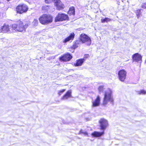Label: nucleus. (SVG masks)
Listing matches in <instances>:
<instances>
[{
  "label": "nucleus",
  "mask_w": 146,
  "mask_h": 146,
  "mask_svg": "<svg viewBox=\"0 0 146 146\" xmlns=\"http://www.w3.org/2000/svg\"><path fill=\"white\" fill-rule=\"evenodd\" d=\"M118 78L121 82H124L126 78L127 72L124 69L120 70L118 73Z\"/></svg>",
  "instance_id": "nucleus-9"
},
{
  "label": "nucleus",
  "mask_w": 146,
  "mask_h": 146,
  "mask_svg": "<svg viewBox=\"0 0 146 146\" xmlns=\"http://www.w3.org/2000/svg\"><path fill=\"white\" fill-rule=\"evenodd\" d=\"M72 91L71 90H68L61 98V100H66L69 98H72Z\"/></svg>",
  "instance_id": "nucleus-14"
},
{
  "label": "nucleus",
  "mask_w": 146,
  "mask_h": 146,
  "mask_svg": "<svg viewBox=\"0 0 146 146\" xmlns=\"http://www.w3.org/2000/svg\"><path fill=\"white\" fill-rule=\"evenodd\" d=\"M145 63L146 64V59H145Z\"/></svg>",
  "instance_id": "nucleus-29"
},
{
  "label": "nucleus",
  "mask_w": 146,
  "mask_h": 146,
  "mask_svg": "<svg viewBox=\"0 0 146 146\" xmlns=\"http://www.w3.org/2000/svg\"><path fill=\"white\" fill-rule=\"evenodd\" d=\"M79 41L82 43L86 44L88 46H90L91 43L90 38L87 35L84 33H82L80 35Z\"/></svg>",
  "instance_id": "nucleus-5"
},
{
  "label": "nucleus",
  "mask_w": 146,
  "mask_h": 146,
  "mask_svg": "<svg viewBox=\"0 0 146 146\" xmlns=\"http://www.w3.org/2000/svg\"><path fill=\"white\" fill-rule=\"evenodd\" d=\"M65 90L66 89H64L60 90L58 92V94L59 96H60L62 93L65 91Z\"/></svg>",
  "instance_id": "nucleus-22"
},
{
  "label": "nucleus",
  "mask_w": 146,
  "mask_h": 146,
  "mask_svg": "<svg viewBox=\"0 0 146 146\" xmlns=\"http://www.w3.org/2000/svg\"><path fill=\"white\" fill-rule=\"evenodd\" d=\"M112 19L108 17H105L104 18L101 19V21L102 23H104L105 22L108 23Z\"/></svg>",
  "instance_id": "nucleus-19"
},
{
  "label": "nucleus",
  "mask_w": 146,
  "mask_h": 146,
  "mask_svg": "<svg viewBox=\"0 0 146 146\" xmlns=\"http://www.w3.org/2000/svg\"><path fill=\"white\" fill-rule=\"evenodd\" d=\"M72 57V56L71 54L67 52L61 55L59 58V59L62 62H66L70 60Z\"/></svg>",
  "instance_id": "nucleus-8"
},
{
  "label": "nucleus",
  "mask_w": 146,
  "mask_h": 146,
  "mask_svg": "<svg viewBox=\"0 0 146 146\" xmlns=\"http://www.w3.org/2000/svg\"><path fill=\"white\" fill-rule=\"evenodd\" d=\"M75 8L74 6L70 7L67 13L69 16H74L75 14Z\"/></svg>",
  "instance_id": "nucleus-17"
},
{
  "label": "nucleus",
  "mask_w": 146,
  "mask_h": 146,
  "mask_svg": "<svg viewBox=\"0 0 146 146\" xmlns=\"http://www.w3.org/2000/svg\"><path fill=\"white\" fill-rule=\"evenodd\" d=\"M133 62L141 63L142 61V56L138 53H136L132 56Z\"/></svg>",
  "instance_id": "nucleus-11"
},
{
  "label": "nucleus",
  "mask_w": 146,
  "mask_h": 146,
  "mask_svg": "<svg viewBox=\"0 0 146 146\" xmlns=\"http://www.w3.org/2000/svg\"><path fill=\"white\" fill-rule=\"evenodd\" d=\"M75 36V34L74 33H71L69 35L65 38L63 41V42L66 43L68 42L72 41L74 39Z\"/></svg>",
  "instance_id": "nucleus-12"
},
{
  "label": "nucleus",
  "mask_w": 146,
  "mask_h": 146,
  "mask_svg": "<svg viewBox=\"0 0 146 146\" xmlns=\"http://www.w3.org/2000/svg\"><path fill=\"white\" fill-rule=\"evenodd\" d=\"M113 101L112 92L111 90L108 89L104 92L102 104L104 106H106L109 102L113 104Z\"/></svg>",
  "instance_id": "nucleus-2"
},
{
  "label": "nucleus",
  "mask_w": 146,
  "mask_h": 146,
  "mask_svg": "<svg viewBox=\"0 0 146 146\" xmlns=\"http://www.w3.org/2000/svg\"><path fill=\"white\" fill-rule=\"evenodd\" d=\"M35 22H37V23H38V21L37 20H36V19H35L34 20Z\"/></svg>",
  "instance_id": "nucleus-28"
},
{
  "label": "nucleus",
  "mask_w": 146,
  "mask_h": 146,
  "mask_svg": "<svg viewBox=\"0 0 146 146\" xmlns=\"http://www.w3.org/2000/svg\"><path fill=\"white\" fill-rule=\"evenodd\" d=\"M104 134V132L102 131L101 132L94 131L92 133L91 135L94 137H99L103 135Z\"/></svg>",
  "instance_id": "nucleus-15"
},
{
  "label": "nucleus",
  "mask_w": 146,
  "mask_h": 146,
  "mask_svg": "<svg viewBox=\"0 0 146 146\" xmlns=\"http://www.w3.org/2000/svg\"><path fill=\"white\" fill-rule=\"evenodd\" d=\"M89 56H90L89 54H85L84 55V58H82L84 60V61H85V60H86V59L88 58L89 57Z\"/></svg>",
  "instance_id": "nucleus-23"
},
{
  "label": "nucleus",
  "mask_w": 146,
  "mask_h": 146,
  "mask_svg": "<svg viewBox=\"0 0 146 146\" xmlns=\"http://www.w3.org/2000/svg\"><path fill=\"white\" fill-rule=\"evenodd\" d=\"M141 7L143 9H146V2L143 3L142 4Z\"/></svg>",
  "instance_id": "nucleus-24"
},
{
  "label": "nucleus",
  "mask_w": 146,
  "mask_h": 146,
  "mask_svg": "<svg viewBox=\"0 0 146 146\" xmlns=\"http://www.w3.org/2000/svg\"><path fill=\"white\" fill-rule=\"evenodd\" d=\"M137 94L139 95H145L146 94V91L144 90H141L138 91Z\"/></svg>",
  "instance_id": "nucleus-20"
},
{
  "label": "nucleus",
  "mask_w": 146,
  "mask_h": 146,
  "mask_svg": "<svg viewBox=\"0 0 146 146\" xmlns=\"http://www.w3.org/2000/svg\"><path fill=\"white\" fill-rule=\"evenodd\" d=\"M84 132L83 131L82 129H80L79 132V134H83Z\"/></svg>",
  "instance_id": "nucleus-26"
},
{
  "label": "nucleus",
  "mask_w": 146,
  "mask_h": 146,
  "mask_svg": "<svg viewBox=\"0 0 146 146\" xmlns=\"http://www.w3.org/2000/svg\"><path fill=\"white\" fill-rule=\"evenodd\" d=\"M54 5L56 7V9L58 10L63 9L65 6L61 0H56L54 2Z\"/></svg>",
  "instance_id": "nucleus-10"
},
{
  "label": "nucleus",
  "mask_w": 146,
  "mask_h": 146,
  "mask_svg": "<svg viewBox=\"0 0 146 146\" xmlns=\"http://www.w3.org/2000/svg\"><path fill=\"white\" fill-rule=\"evenodd\" d=\"M28 9V6L24 3L19 4L15 8L16 13L21 14L26 13Z\"/></svg>",
  "instance_id": "nucleus-4"
},
{
  "label": "nucleus",
  "mask_w": 146,
  "mask_h": 146,
  "mask_svg": "<svg viewBox=\"0 0 146 146\" xmlns=\"http://www.w3.org/2000/svg\"><path fill=\"white\" fill-rule=\"evenodd\" d=\"M83 134H84L85 135L88 136V134L87 132H84Z\"/></svg>",
  "instance_id": "nucleus-27"
},
{
  "label": "nucleus",
  "mask_w": 146,
  "mask_h": 146,
  "mask_svg": "<svg viewBox=\"0 0 146 146\" xmlns=\"http://www.w3.org/2000/svg\"><path fill=\"white\" fill-rule=\"evenodd\" d=\"M84 62V59L82 58L78 59L76 60L75 63H74V66L76 67L81 66Z\"/></svg>",
  "instance_id": "nucleus-16"
},
{
  "label": "nucleus",
  "mask_w": 146,
  "mask_h": 146,
  "mask_svg": "<svg viewBox=\"0 0 146 146\" xmlns=\"http://www.w3.org/2000/svg\"><path fill=\"white\" fill-rule=\"evenodd\" d=\"M53 18V17L50 15L44 14L40 16L38 20L41 24L45 25L52 23Z\"/></svg>",
  "instance_id": "nucleus-3"
},
{
  "label": "nucleus",
  "mask_w": 146,
  "mask_h": 146,
  "mask_svg": "<svg viewBox=\"0 0 146 146\" xmlns=\"http://www.w3.org/2000/svg\"><path fill=\"white\" fill-rule=\"evenodd\" d=\"M29 26L28 23H25L23 20L18 19L15 21V23L12 24L11 28L9 25L4 23L0 28V33H7L8 32H24Z\"/></svg>",
  "instance_id": "nucleus-1"
},
{
  "label": "nucleus",
  "mask_w": 146,
  "mask_h": 146,
  "mask_svg": "<svg viewBox=\"0 0 146 146\" xmlns=\"http://www.w3.org/2000/svg\"><path fill=\"white\" fill-rule=\"evenodd\" d=\"M79 43L80 42L78 40H76L74 42L73 44L70 47V48L74 50L72 52H74V50L78 46Z\"/></svg>",
  "instance_id": "nucleus-18"
},
{
  "label": "nucleus",
  "mask_w": 146,
  "mask_h": 146,
  "mask_svg": "<svg viewBox=\"0 0 146 146\" xmlns=\"http://www.w3.org/2000/svg\"><path fill=\"white\" fill-rule=\"evenodd\" d=\"M103 86H100L98 88V90L99 91L101 92L103 90Z\"/></svg>",
  "instance_id": "nucleus-25"
},
{
  "label": "nucleus",
  "mask_w": 146,
  "mask_h": 146,
  "mask_svg": "<svg viewBox=\"0 0 146 146\" xmlns=\"http://www.w3.org/2000/svg\"><path fill=\"white\" fill-rule=\"evenodd\" d=\"M98 123H99L100 129L104 132L109 126L108 120L104 118H100L99 120Z\"/></svg>",
  "instance_id": "nucleus-7"
},
{
  "label": "nucleus",
  "mask_w": 146,
  "mask_h": 146,
  "mask_svg": "<svg viewBox=\"0 0 146 146\" xmlns=\"http://www.w3.org/2000/svg\"><path fill=\"white\" fill-rule=\"evenodd\" d=\"M141 9H138L136 11L135 13L136 15L138 18H139L140 17L141 15Z\"/></svg>",
  "instance_id": "nucleus-21"
},
{
  "label": "nucleus",
  "mask_w": 146,
  "mask_h": 146,
  "mask_svg": "<svg viewBox=\"0 0 146 146\" xmlns=\"http://www.w3.org/2000/svg\"><path fill=\"white\" fill-rule=\"evenodd\" d=\"M69 20V18L67 14L61 13H58L54 18L55 22L68 21Z\"/></svg>",
  "instance_id": "nucleus-6"
},
{
  "label": "nucleus",
  "mask_w": 146,
  "mask_h": 146,
  "mask_svg": "<svg viewBox=\"0 0 146 146\" xmlns=\"http://www.w3.org/2000/svg\"><path fill=\"white\" fill-rule=\"evenodd\" d=\"M100 98L99 96H97L94 101L92 102V107L99 106L100 104Z\"/></svg>",
  "instance_id": "nucleus-13"
}]
</instances>
